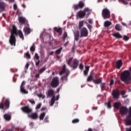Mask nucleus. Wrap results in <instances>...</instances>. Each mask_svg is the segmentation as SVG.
<instances>
[{"label":"nucleus","mask_w":131,"mask_h":131,"mask_svg":"<svg viewBox=\"0 0 131 131\" xmlns=\"http://www.w3.org/2000/svg\"><path fill=\"white\" fill-rule=\"evenodd\" d=\"M115 29H116V30H117L118 31H121V30H122L121 27L120 26V25H119L118 24L116 25Z\"/></svg>","instance_id":"473e14b6"},{"label":"nucleus","mask_w":131,"mask_h":131,"mask_svg":"<svg viewBox=\"0 0 131 131\" xmlns=\"http://www.w3.org/2000/svg\"><path fill=\"white\" fill-rule=\"evenodd\" d=\"M114 107L115 109H119L121 107V103L119 102H116L114 104Z\"/></svg>","instance_id":"b1692460"},{"label":"nucleus","mask_w":131,"mask_h":131,"mask_svg":"<svg viewBox=\"0 0 131 131\" xmlns=\"http://www.w3.org/2000/svg\"><path fill=\"white\" fill-rule=\"evenodd\" d=\"M70 73V71L69 70H67L66 71V75L61 77V80H66L67 81L68 76H69V74Z\"/></svg>","instance_id":"aec40b11"},{"label":"nucleus","mask_w":131,"mask_h":131,"mask_svg":"<svg viewBox=\"0 0 131 131\" xmlns=\"http://www.w3.org/2000/svg\"><path fill=\"white\" fill-rule=\"evenodd\" d=\"M120 1V2H122V3L124 4V5H127V1L128 0H119Z\"/></svg>","instance_id":"8fccbe9b"},{"label":"nucleus","mask_w":131,"mask_h":131,"mask_svg":"<svg viewBox=\"0 0 131 131\" xmlns=\"http://www.w3.org/2000/svg\"><path fill=\"white\" fill-rule=\"evenodd\" d=\"M63 49L62 48H60L59 49H57L56 51H55V54L56 55H60V54H61V52H62V50Z\"/></svg>","instance_id":"f704fd0d"},{"label":"nucleus","mask_w":131,"mask_h":131,"mask_svg":"<svg viewBox=\"0 0 131 131\" xmlns=\"http://www.w3.org/2000/svg\"><path fill=\"white\" fill-rule=\"evenodd\" d=\"M114 84V80L113 79H112L110 81V85H113V84Z\"/></svg>","instance_id":"4d7b16f0"},{"label":"nucleus","mask_w":131,"mask_h":131,"mask_svg":"<svg viewBox=\"0 0 131 131\" xmlns=\"http://www.w3.org/2000/svg\"><path fill=\"white\" fill-rule=\"evenodd\" d=\"M28 101L31 103L32 105H35V101L33 99H29Z\"/></svg>","instance_id":"a18cd8bd"},{"label":"nucleus","mask_w":131,"mask_h":131,"mask_svg":"<svg viewBox=\"0 0 131 131\" xmlns=\"http://www.w3.org/2000/svg\"><path fill=\"white\" fill-rule=\"evenodd\" d=\"M21 110L23 111V112L24 113H27V114L28 115H29L30 113H32V109L30 108L29 105L21 107Z\"/></svg>","instance_id":"1a4fd4ad"},{"label":"nucleus","mask_w":131,"mask_h":131,"mask_svg":"<svg viewBox=\"0 0 131 131\" xmlns=\"http://www.w3.org/2000/svg\"><path fill=\"white\" fill-rule=\"evenodd\" d=\"M122 66V60L120 59L118 60L116 63V67L117 69H120V68Z\"/></svg>","instance_id":"6ab92c4d"},{"label":"nucleus","mask_w":131,"mask_h":131,"mask_svg":"<svg viewBox=\"0 0 131 131\" xmlns=\"http://www.w3.org/2000/svg\"><path fill=\"white\" fill-rule=\"evenodd\" d=\"M88 11H89V8H85L83 11H79L77 13L78 17L81 19L84 18V16H85V12Z\"/></svg>","instance_id":"6e6552de"},{"label":"nucleus","mask_w":131,"mask_h":131,"mask_svg":"<svg viewBox=\"0 0 131 131\" xmlns=\"http://www.w3.org/2000/svg\"><path fill=\"white\" fill-rule=\"evenodd\" d=\"M87 27L89 29V30L91 32V31H92V28H93V26H92V25H87Z\"/></svg>","instance_id":"603ef678"},{"label":"nucleus","mask_w":131,"mask_h":131,"mask_svg":"<svg viewBox=\"0 0 131 131\" xmlns=\"http://www.w3.org/2000/svg\"><path fill=\"white\" fill-rule=\"evenodd\" d=\"M89 70H90V67L89 66L85 67V70L83 72L84 75H85V76H86V75H88Z\"/></svg>","instance_id":"c85d7f7f"},{"label":"nucleus","mask_w":131,"mask_h":131,"mask_svg":"<svg viewBox=\"0 0 131 131\" xmlns=\"http://www.w3.org/2000/svg\"><path fill=\"white\" fill-rule=\"evenodd\" d=\"M45 116H46V113H41L39 117L40 120H43V118H45Z\"/></svg>","instance_id":"4c0bfd02"},{"label":"nucleus","mask_w":131,"mask_h":131,"mask_svg":"<svg viewBox=\"0 0 131 131\" xmlns=\"http://www.w3.org/2000/svg\"><path fill=\"white\" fill-rule=\"evenodd\" d=\"M94 76L91 74L87 78V81L88 82H91V81H94Z\"/></svg>","instance_id":"bb28decb"},{"label":"nucleus","mask_w":131,"mask_h":131,"mask_svg":"<svg viewBox=\"0 0 131 131\" xmlns=\"http://www.w3.org/2000/svg\"><path fill=\"white\" fill-rule=\"evenodd\" d=\"M40 74H39V73H38V74H37V75H36V76L35 77L36 78H39V75H40Z\"/></svg>","instance_id":"69168bd1"},{"label":"nucleus","mask_w":131,"mask_h":131,"mask_svg":"<svg viewBox=\"0 0 131 131\" xmlns=\"http://www.w3.org/2000/svg\"><path fill=\"white\" fill-rule=\"evenodd\" d=\"M0 109H2L3 110L5 109V104L3 102L0 103Z\"/></svg>","instance_id":"49530a36"},{"label":"nucleus","mask_w":131,"mask_h":131,"mask_svg":"<svg viewBox=\"0 0 131 131\" xmlns=\"http://www.w3.org/2000/svg\"><path fill=\"white\" fill-rule=\"evenodd\" d=\"M51 85L52 88H53L54 89L57 88V86H58L59 78H58V77H57L54 78L51 82Z\"/></svg>","instance_id":"423d86ee"},{"label":"nucleus","mask_w":131,"mask_h":131,"mask_svg":"<svg viewBox=\"0 0 131 131\" xmlns=\"http://www.w3.org/2000/svg\"><path fill=\"white\" fill-rule=\"evenodd\" d=\"M121 80L126 84H129L131 82V74L128 70L124 71L121 75Z\"/></svg>","instance_id":"f257e3e1"},{"label":"nucleus","mask_w":131,"mask_h":131,"mask_svg":"<svg viewBox=\"0 0 131 131\" xmlns=\"http://www.w3.org/2000/svg\"><path fill=\"white\" fill-rule=\"evenodd\" d=\"M112 23L111 21H109L108 20L104 22V27H109L110 26H111V25Z\"/></svg>","instance_id":"7c9ffc66"},{"label":"nucleus","mask_w":131,"mask_h":131,"mask_svg":"<svg viewBox=\"0 0 131 131\" xmlns=\"http://www.w3.org/2000/svg\"><path fill=\"white\" fill-rule=\"evenodd\" d=\"M126 131H131V126L130 127V128H126Z\"/></svg>","instance_id":"338daca9"},{"label":"nucleus","mask_w":131,"mask_h":131,"mask_svg":"<svg viewBox=\"0 0 131 131\" xmlns=\"http://www.w3.org/2000/svg\"><path fill=\"white\" fill-rule=\"evenodd\" d=\"M4 118L6 119V120H11V116L8 114L4 115Z\"/></svg>","instance_id":"c9c22d12"},{"label":"nucleus","mask_w":131,"mask_h":131,"mask_svg":"<svg viewBox=\"0 0 131 131\" xmlns=\"http://www.w3.org/2000/svg\"><path fill=\"white\" fill-rule=\"evenodd\" d=\"M121 94L122 95V96L125 95V91L123 90L121 91Z\"/></svg>","instance_id":"bf43d9fd"},{"label":"nucleus","mask_w":131,"mask_h":131,"mask_svg":"<svg viewBox=\"0 0 131 131\" xmlns=\"http://www.w3.org/2000/svg\"><path fill=\"white\" fill-rule=\"evenodd\" d=\"M123 39L125 41L128 40L129 39V37L126 35H124Z\"/></svg>","instance_id":"09e8293b"},{"label":"nucleus","mask_w":131,"mask_h":131,"mask_svg":"<svg viewBox=\"0 0 131 131\" xmlns=\"http://www.w3.org/2000/svg\"><path fill=\"white\" fill-rule=\"evenodd\" d=\"M66 72V65L64 64L62 67V70L59 72V75H62Z\"/></svg>","instance_id":"a878e982"},{"label":"nucleus","mask_w":131,"mask_h":131,"mask_svg":"<svg viewBox=\"0 0 131 131\" xmlns=\"http://www.w3.org/2000/svg\"><path fill=\"white\" fill-rule=\"evenodd\" d=\"M113 36L116 37V38H118V39L122 38V36L120 35L119 33H116L113 34Z\"/></svg>","instance_id":"cd10ccee"},{"label":"nucleus","mask_w":131,"mask_h":131,"mask_svg":"<svg viewBox=\"0 0 131 131\" xmlns=\"http://www.w3.org/2000/svg\"><path fill=\"white\" fill-rule=\"evenodd\" d=\"M79 39V32L78 31L74 33V40L76 41H78Z\"/></svg>","instance_id":"412c9836"},{"label":"nucleus","mask_w":131,"mask_h":131,"mask_svg":"<svg viewBox=\"0 0 131 131\" xmlns=\"http://www.w3.org/2000/svg\"><path fill=\"white\" fill-rule=\"evenodd\" d=\"M19 22L21 24H24V25H28L29 26L28 21L26 20V18L22 16H19L18 18Z\"/></svg>","instance_id":"2eb2a0df"},{"label":"nucleus","mask_w":131,"mask_h":131,"mask_svg":"<svg viewBox=\"0 0 131 131\" xmlns=\"http://www.w3.org/2000/svg\"><path fill=\"white\" fill-rule=\"evenodd\" d=\"M24 28L23 31L26 35H29L30 33H31V29L29 27V25H26Z\"/></svg>","instance_id":"4468645a"},{"label":"nucleus","mask_w":131,"mask_h":131,"mask_svg":"<svg viewBox=\"0 0 131 131\" xmlns=\"http://www.w3.org/2000/svg\"><path fill=\"white\" fill-rule=\"evenodd\" d=\"M40 107H41V103H38L36 107V110H38V109H40Z\"/></svg>","instance_id":"3c124183"},{"label":"nucleus","mask_w":131,"mask_h":131,"mask_svg":"<svg viewBox=\"0 0 131 131\" xmlns=\"http://www.w3.org/2000/svg\"><path fill=\"white\" fill-rule=\"evenodd\" d=\"M93 82L95 84H100L102 82V79L101 78H96V79H94Z\"/></svg>","instance_id":"5701e85b"},{"label":"nucleus","mask_w":131,"mask_h":131,"mask_svg":"<svg viewBox=\"0 0 131 131\" xmlns=\"http://www.w3.org/2000/svg\"><path fill=\"white\" fill-rule=\"evenodd\" d=\"M48 97L51 98V97H55V91L54 90L51 89L48 91Z\"/></svg>","instance_id":"dca6fc26"},{"label":"nucleus","mask_w":131,"mask_h":131,"mask_svg":"<svg viewBox=\"0 0 131 131\" xmlns=\"http://www.w3.org/2000/svg\"><path fill=\"white\" fill-rule=\"evenodd\" d=\"M17 8H18V6H17V5L16 4H14L13 9L14 10V11H16V10H17Z\"/></svg>","instance_id":"6e6d98bb"},{"label":"nucleus","mask_w":131,"mask_h":131,"mask_svg":"<svg viewBox=\"0 0 131 131\" xmlns=\"http://www.w3.org/2000/svg\"><path fill=\"white\" fill-rule=\"evenodd\" d=\"M125 122L126 125H131V107L129 108V115L126 116Z\"/></svg>","instance_id":"9b49d317"},{"label":"nucleus","mask_w":131,"mask_h":131,"mask_svg":"<svg viewBox=\"0 0 131 131\" xmlns=\"http://www.w3.org/2000/svg\"><path fill=\"white\" fill-rule=\"evenodd\" d=\"M12 27L13 28L11 30V34L18 35L20 38L22 39V40H24V35H23V33L22 32V31L20 30H17V28L14 25H13Z\"/></svg>","instance_id":"7ed1b4c3"},{"label":"nucleus","mask_w":131,"mask_h":131,"mask_svg":"<svg viewBox=\"0 0 131 131\" xmlns=\"http://www.w3.org/2000/svg\"><path fill=\"white\" fill-rule=\"evenodd\" d=\"M25 55L26 58H27L28 59H30V58H31V56H30V54H29V52H27L25 54Z\"/></svg>","instance_id":"79ce46f5"},{"label":"nucleus","mask_w":131,"mask_h":131,"mask_svg":"<svg viewBox=\"0 0 131 131\" xmlns=\"http://www.w3.org/2000/svg\"><path fill=\"white\" fill-rule=\"evenodd\" d=\"M35 58L37 60H39V56H38V54L37 53L35 54Z\"/></svg>","instance_id":"864d4df0"},{"label":"nucleus","mask_w":131,"mask_h":131,"mask_svg":"<svg viewBox=\"0 0 131 131\" xmlns=\"http://www.w3.org/2000/svg\"><path fill=\"white\" fill-rule=\"evenodd\" d=\"M5 131H14L13 129H7Z\"/></svg>","instance_id":"774afa93"},{"label":"nucleus","mask_w":131,"mask_h":131,"mask_svg":"<svg viewBox=\"0 0 131 131\" xmlns=\"http://www.w3.org/2000/svg\"><path fill=\"white\" fill-rule=\"evenodd\" d=\"M84 21L83 20H81V21H80L79 22L78 28H79V30L82 29V27H83V23H84Z\"/></svg>","instance_id":"c756f323"},{"label":"nucleus","mask_w":131,"mask_h":131,"mask_svg":"<svg viewBox=\"0 0 131 131\" xmlns=\"http://www.w3.org/2000/svg\"><path fill=\"white\" fill-rule=\"evenodd\" d=\"M72 60H73V57H71L68 60H67V63L70 67H71L74 70V69H76V68L78 67L79 60L77 59H74L73 60V65H72L71 62H72Z\"/></svg>","instance_id":"f03ea898"},{"label":"nucleus","mask_w":131,"mask_h":131,"mask_svg":"<svg viewBox=\"0 0 131 131\" xmlns=\"http://www.w3.org/2000/svg\"><path fill=\"white\" fill-rule=\"evenodd\" d=\"M79 68H80V69H81V70L83 69V64H82V63H80V64H79Z\"/></svg>","instance_id":"13d9d810"},{"label":"nucleus","mask_w":131,"mask_h":131,"mask_svg":"<svg viewBox=\"0 0 131 131\" xmlns=\"http://www.w3.org/2000/svg\"><path fill=\"white\" fill-rule=\"evenodd\" d=\"M105 105H106L107 108H108L109 109H111V108L112 107L111 102L110 101H108V102H106L105 103Z\"/></svg>","instance_id":"a19ab883"},{"label":"nucleus","mask_w":131,"mask_h":131,"mask_svg":"<svg viewBox=\"0 0 131 131\" xmlns=\"http://www.w3.org/2000/svg\"><path fill=\"white\" fill-rule=\"evenodd\" d=\"M67 36H68L67 33L64 32L63 34V36L62 37V40H63V41H65V39H66V38L67 37Z\"/></svg>","instance_id":"37998d69"},{"label":"nucleus","mask_w":131,"mask_h":131,"mask_svg":"<svg viewBox=\"0 0 131 131\" xmlns=\"http://www.w3.org/2000/svg\"><path fill=\"white\" fill-rule=\"evenodd\" d=\"M39 63H40V61L39 60H38V61L36 62V66H38V65H39Z\"/></svg>","instance_id":"680f3d73"},{"label":"nucleus","mask_w":131,"mask_h":131,"mask_svg":"<svg viewBox=\"0 0 131 131\" xmlns=\"http://www.w3.org/2000/svg\"><path fill=\"white\" fill-rule=\"evenodd\" d=\"M16 35L11 34L9 38V43L11 46H13V47H16Z\"/></svg>","instance_id":"0eeeda50"},{"label":"nucleus","mask_w":131,"mask_h":131,"mask_svg":"<svg viewBox=\"0 0 131 131\" xmlns=\"http://www.w3.org/2000/svg\"><path fill=\"white\" fill-rule=\"evenodd\" d=\"M127 111H128V109L125 106H123L120 108V114L122 116L126 115V114H127Z\"/></svg>","instance_id":"f8f14e48"},{"label":"nucleus","mask_w":131,"mask_h":131,"mask_svg":"<svg viewBox=\"0 0 131 131\" xmlns=\"http://www.w3.org/2000/svg\"><path fill=\"white\" fill-rule=\"evenodd\" d=\"M6 7H7L6 3L2 1V0H0V10H2V11H5Z\"/></svg>","instance_id":"a211bd4d"},{"label":"nucleus","mask_w":131,"mask_h":131,"mask_svg":"<svg viewBox=\"0 0 131 131\" xmlns=\"http://www.w3.org/2000/svg\"><path fill=\"white\" fill-rule=\"evenodd\" d=\"M29 68V63H27L26 66H25V68L26 69H28V68Z\"/></svg>","instance_id":"052dcab7"},{"label":"nucleus","mask_w":131,"mask_h":131,"mask_svg":"<svg viewBox=\"0 0 131 131\" xmlns=\"http://www.w3.org/2000/svg\"><path fill=\"white\" fill-rule=\"evenodd\" d=\"M31 52H34L35 51V48L34 47V44H33L30 48Z\"/></svg>","instance_id":"de8ad7c7"},{"label":"nucleus","mask_w":131,"mask_h":131,"mask_svg":"<svg viewBox=\"0 0 131 131\" xmlns=\"http://www.w3.org/2000/svg\"><path fill=\"white\" fill-rule=\"evenodd\" d=\"M91 13H92V10L88 8V11L85 12V15L90 16V15H91Z\"/></svg>","instance_id":"ea45409f"},{"label":"nucleus","mask_w":131,"mask_h":131,"mask_svg":"<svg viewBox=\"0 0 131 131\" xmlns=\"http://www.w3.org/2000/svg\"><path fill=\"white\" fill-rule=\"evenodd\" d=\"M72 123H78L79 122V119H74L72 121Z\"/></svg>","instance_id":"c03bdc74"},{"label":"nucleus","mask_w":131,"mask_h":131,"mask_svg":"<svg viewBox=\"0 0 131 131\" xmlns=\"http://www.w3.org/2000/svg\"><path fill=\"white\" fill-rule=\"evenodd\" d=\"M102 18L106 20V19H109L111 16L110 10L107 8H105L102 11Z\"/></svg>","instance_id":"20e7f679"},{"label":"nucleus","mask_w":131,"mask_h":131,"mask_svg":"<svg viewBox=\"0 0 131 131\" xmlns=\"http://www.w3.org/2000/svg\"><path fill=\"white\" fill-rule=\"evenodd\" d=\"M5 107L7 109L9 108L10 107V99H6L5 101Z\"/></svg>","instance_id":"393cba45"},{"label":"nucleus","mask_w":131,"mask_h":131,"mask_svg":"<svg viewBox=\"0 0 131 131\" xmlns=\"http://www.w3.org/2000/svg\"><path fill=\"white\" fill-rule=\"evenodd\" d=\"M28 117L32 118V119L36 120L38 118V115L37 114V113H33L31 115L29 114Z\"/></svg>","instance_id":"f3484780"},{"label":"nucleus","mask_w":131,"mask_h":131,"mask_svg":"<svg viewBox=\"0 0 131 131\" xmlns=\"http://www.w3.org/2000/svg\"><path fill=\"white\" fill-rule=\"evenodd\" d=\"M80 31V37H86L89 35V31L88 29L85 27H83L81 30H79Z\"/></svg>","instance_id":"39448f33"},{"label":"nucleus","mask_w":131,"mask_h":131,"mask_svg":"<svg viewBox=\"0 0 131 131\" xmlns=\"http://www.w3.org/2000/svg\"><path fill=\"white\" fill-rule=\"evenodd\" d=\"M100 88L101 90L103 91V89H105L106 88V83L105 82H102L100 83Z\"/></svg>","instance_id":"e433bc0d"},{"label":"nucleus","mask_w":131,"mask_h":131,"mask_svg":"<svg viewBox=\"0 0 131 131\" xmlns=\"http://www.w3.org/2000/svg\"><path fill=\"white\" fill-rule=\"evenodd\" d=\"M55 96H53L52 97L51 102H50V106H53L55 104Z\"/></svg>","instance_id":"2f4dec72"},{"label":"nucleus","mask_w":131,"mask_h":131,"mask_svg":"<svg viewBox=\"0 0 131 131\" xmlns=\"http://www.w3.org/2000/svg\"><path fill=\"white\" fill-rule=\"evenodd\" d=\"M24 84H25V81H23L21 83V86H20V88H23V85Z\"/></svg>","instance_id":"e2e57ef3"},{"label":"nucleus","mask_w":131,"mask_h":131,"mask_svg":"<svg viewBox=\"0 0 131 131\" xmlns=\"http://www.w3.org/2000/svg\"><path fill=\"white\" fill-rule=\"evenodd\" d=\"M113 99H119V96H120V93L119 91L117 90H113L112 93Z\"/></svg>","instance_id":"ddd939ff"},{"label":"nucleus","mask_w":131,"mask_h":131,"mask_svg":"<svg viewBox=\"0 0 131 131\" xmlns=\"http://www.w3.org/2000/svg\"><path fill=\"white\" fill-rule=\"evenodd\" d=\"M20 92L23 94H28V91L24 89V87H20Z\"/></svg>","instance_id":"72a5a7b5"},{"label":"nucleus","mask_w":131,"mask_h":131,"mask_svg":"<svg viewBox=\"0 0 131 131\" xmlns=\"http://www.w3.org/2000/svg\"><path fill=\"white\" fill-rule=\"evenodd\" d=\"M45 122H49V117L47 116L45 117L44 120Z\"/></svg>","instance_id":"5fc2aeb1"},{"label":"nucleus","mask_w":131,"mask_h":131,"mask_svg":"<svg viewBox=\"0 0 131 131\" xmlns=\"http://www.w3.org/2000/svg\"><path fill=\"white\" fill-rule=\"evenodd\" d=\"M84 6H85L84 2L81 1L77 5H74L73 8L74 10H78V9H83Z\"/></svg>","instance_id":"9d476101"},{"label":"nucleus","mask_w":131,"mask_h":131,"mask_svg":"<svg viewBox=\"0 0 131 131\" xmlns=\"http://www.w3.org/2000/svg\"><path fill=\"white\" fill-rule=\"evenodd\" d=\"M54 30L55 31L57 32V33H59V35H62V28L57 27H54Z\"/></svg>","instance_id":"4be33fe9"},{"label":"nucleus","mask_w":131,"mask_h":131,"mask_svg":"<svg viewBox=\"0 0 131 131\" xmlns=\"http://www.w3.org/2000/svg\"><path fill=\"white\" fill-rule=\"evenodd\" d=\"M46 67H43L42 68H41L39 71L38 72L40 74H41V73H42V72H45V71H46Z\"/></svg>","instance_id":"58836bf2"},{"label":"nucleus","mask_w":131,"mask_h":131,"mask_svg":"<svg viewBox=\"0 0 131 131\" xmlns=\"http://www.w3.org/2000/svg\"><path fill=\"white\" fill-rule=\"evenodd\" d=\"M89 23H90V24H93V20L92 19H89Z\"/></svg>","instance_id":"0e129e2a"}]
</instances>
